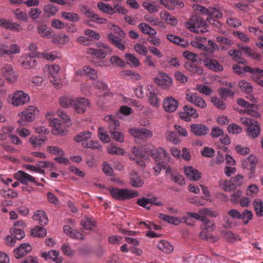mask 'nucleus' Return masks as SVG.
<instances>
[{
  "label": "nucleus",
  "mask_w": 263,
  "mask_h": 263,
  "mask_svg": "<svg viewBox=\"0 0 263 263\" xmlns=\"http://www.w3.org/2000/svg\"><path fill=\"white\" fill-rule=\"evenodd\" d=\"M253 218L252 212L248 210H245L242 213H240V219L242 220L244 224H247L249 221Z\"/></svg>",
  "instance_id": "57"
},
{
  "label": "nucleus",
  "mask_w": 263,
  "mask_h": 263,
  "mask_svg": "<svg viewBox=\"0 0 263 263\" xmlns=\"http://www.w3.org/2000/svg\"><path fill=\"white\" fill-rule=\"evenodd\" d=\"M35 57L29 56V55H23L20 58V61L21 65L26 69H34L37 64V62L33 59Z\"/></svg>",
  "instance_id": "22"
},
{
  "label": "nucleus",
  "mask_w": 263,
  "mask_h": 263,
  "mask_svg": "<svg viewBox=\"0 0 263 263\" xmlns=\"http://www.w3.org/2000/svg\"><path fill=\"white\" fill-rule=\"evenodd\" d=\"M147 89L149 91L148 100L151 104L154 106H158L160 104V100L158 98L157 94L154 91L152 85L147 86Z\"/></svg>",
  "instance_id": "33"
},
{
  "label": "nucleus",
  "mask_w": 263,
  "mask_h": 263,
  "mask_svg": "<svg viewBox=\"0 0 263 263\" xmlns=\"http://www.w3.org/2000/svg\"><path fill=\"white\" fill-rule=\"evenodd\" d=\"M160 17L164 20L167 24L172 26H175L177 24V20L174 16L171 15L167 11H161L160 13Z\"/></svg>",
  "instance_id": "35"
},
{
  "label": "nucleus",
  "mask_w": 263,
  "mask_h": 263,
  "mask_svg": "<svg viewBox=\"0 0 263 263\" xmlns=\"http://www.w3.org/2000/svg\"><path fill=\"white\" fill-rule=\"evenodd\" d=\"M185 99L192 104L201 108H205L207 106L205 101L195 93L189 92L186 93Z\"/></svg>",
  "instance_id": "19"
},
{
  "label": "nucleus",
  "mask_w": 263,
  "mask_h": 263,
  "mask_svg": "<svg viewBox=\"0 0 263 263\" xmlns=\"http://www.w3.org/2000/svg\"><path fill=\"white\" fill-rule=\"evenodd\" d=\"M44 11L47 16H50L55 14L58 11V8L52 4H48L44 6Z\"/></svg>",
  "instance_id": "55"
},
{
  "label": "nucleus",
  "mask_w": 263,
  "mask_h": 263,
  "mask_svg": "<svg viewBox=\"0 0 263 263\" xmlns=\"http://www.w3.org/2000/svg\"><path fill=\"white\" fill-rule=\"evenodd\" d=\"M129 133L136 139L141 140H146L151 138L153 135L152 131L143 127L130 128Z\"/></svg>",
  "instance_id": "10"
},
{
  "label": "nucleus",
  "mask_w": 263,
  "mask_h": 263,
  "mask_svg": "<svg viewBox=\"0 0 263 263\" xmlns=\"http://www.w3.org/2000/svg\"><path fill=\"white\" fill-rule=\"evenodd\" d=\"M203 64L205 67L215 71H220L223 70L222 66L215 60L206 58L203 61Z\"/></svg>",
  "instance_id": "28"
},
{
  "label": "nucleus",
  "mask_w": 263,
  "mask_h": 263,
  "mask_svg": "<svg viewBox=\"0 0 263 263\" xmlns=\"http://www.w3.org/2000/svg\"><path fill=\"white\" fill-rule=\"evenodd\" d=\"M1 73L10 84H14L17 80L18 74L10 64H6L3 66Z\"/></svg>",
  "instance_id": "8"
},
{
  "label": "nucleus",
  "mask_w": 263,
  "mask_h": 263,
  "mask_svg": "<svg viewBox=\"0 0 263 263\" xmlns=\"http://www.w3.org/2000/svg\"><path fill=\"white\" fill-rule=\"evenodd\" d=\"M158 248L165 253H170L173 251V247L170 242L165 240H161L158 244Z\"/></svg>",
  "instance_id": "39"
},
{
  "label": "nucleus",
  "mask_w": 263,
  "mask_h": 263,
  "mask_svg": "<svg viewBox=\"0 0 263 263\" xmlns=\"http://www.w3.org/2000/svg\"><path fill=\"white\" fill-rule=\"evenodd\" d=\"M50 113L46 115V117L49 120V124L52 127V132L54 135H62L65 131L64 126L61 123L59 119L53 118L51 119L49 117Z\"/></svg>",
  "instance_id": "16"
},
{
  "label": "nucleus",
  "mask_w": 263,
  "mask_h": 263,
  "mask_svg": "<svg viewBox=\"0 0 263 263\" xmlns=\"http://www.w3.org/2000/svg\"><path fill=\"white\" fill-rule=\"evenodd\" d=\"M30 97L24 91L18 90L15 91L11 99V103L14 106H19L29 102Z\"/></svg>",
  "instance_id": "12"
},
{
  "label": "nucleus",
  "mask_w": 263,
  "mask_h": 263,
  "mask_svg": "<svg viewBox=\"0 0 263 263\" xmlns=\"http://www.w3.org/2000/svg\"><path fill=\"white\" fill-rule=\"evenodd\" d=\"M10 232L11 235L17 240H21L25 236L24 232L20 228H12L11 229Z\"/></svg>",
  "instance_id": "58"
},
{
  "label": "nucleus",
  "mask_w": 263,
  "mask_h": 263,
  "mask_svg": "<svg viewBox=\"0 0 263 263\" xmlns=\"http://www.w3.org/2000/svg\"><path fill=\"white\" fill-rule=\"evenodd\" d=\"M91 133L89 131L82 132L74 137V140L80 142L91 138Z\"/></svg>",
  "instance_id": "54"
},
{
  "label": "nucleus",
  "mask_w": 263,
  "mask_h": 263,
  "mask_svg": "<svg viewBox=\"0 0 263 263\" xmlns=\"http://www.w3.org/2000/svg\"><path fill=\"white\" fill-rule=\"evenodd\" d=\"M37 111L36 107L33 106H29L28 108L18 114L20 119L17 120V123L20 125H26L27 122L33 121Z\"/></svg>",
  "instance_id": "7"
},
{
  "label": "nucleus",
  "mask_w": 263,
  "mask_h": 263,
  "mask_svg": "<svg viewBox=\"0 0 263 263\" xmlns=\"http://www.w3.org/2000/svg\"><path fill=\"white\" fill-rule=\"evenodd\" d=\"M240 121L244 125L248 126L247 132L249 137L255 138L259 135L260 128L257 122L246 117L241 118Z\"/></svg>",
  "instance_id": "6"
},
{
  "label": "nucleus",
  "mask_w": 263,
  "mask_h": 263,
  "mask_svg": "<svg viewBox=\"0 0 263 263\" xmlns=\"http://www.w3.org/2000/svg\"><path fill=\"white\" fill-rule=\"evenodd\" d=\"M125 58L127 61V63L131 66L137 67L140 65L139 60L133 54L126 53L125 55Z\"/></svg>",
  "instance_id": "51"
},
{
  "label": "nucleus",
  "mask_w": 263,
  "mask_h": 263,
  "mask_svg": "<svg viewBox=\"0 0 263 263\" xmlns=\"http://www.w3.org/2000/svg\"><path fill=\"white\" fill-rule=\"evenodd\" d=\"M47 151L53 155L63 156L65 154L64 152L60 147L55 146H49L47 147Z\"/></svg>",
  "instance_id": "61"
},
{
  "label": "nucleus",
  "mask_w": 263,
  "mask_h": 263,
  "mask_svg": "<svg viewBox=\"0 0 263 263\" xmlns=\"http://www.w3.org/2000/svg\"><path fill=\"white\" fill-rule=\"evenodd\" d=\"M253 205L257 215H263V202L260 200H255L254 202Z\"/></svg>",
  "instance_id": "64"
},
{
  "label": "nucleus",
  "mask_w": 263,
  "mask_h": 263,
  "mask_svg": "<svg viewBox=\"0 0 263 263\" xmlns=\"http://www.w3.org/2000/svg\"><path fill=\"white\" fill-rule=\"evenodd\" d=\"M51 41L54 44L64 45L69 41V38L65 34H61L53 36Z\"/></svg>",
  "instance_id": "42"
},
{
  "label": "nucleus",
  "mask_w": 263,
  "mask_h": 263,
  "mask_svg": "<svg viewBox=\"0 0 263 263\" xmlns=\"http://www.w3.org/2000/svg\"><path fill=\"white\" fill-rule=\"evenodd\" d=\"M111 64L115 66L124 67L125 65L124 61L116 55H113L110 58Z\"/></svg>",
  "instance_id": "62"
},
{
  "label": "nucleus",
  "mask_w": 263,
  "mask_h": 263,
  "mask_svg": "<svg viewBox=\"0 0 263 263\" xmlns=\"http://www.w3.org/2000/svg\"><path fill=\"white\" fill-rule=\"evenodd\" d=\"M240 213L237 210L231 209L228 212V215L224 217V227L231 228L236 226V222L233 219H240Z\"/></svg>",
  "instance_id": "11"
},
{
  "label": "nucleus",
  "mask_w": 263,
  "mask_h": 263,
  "mask_svg": "<svg viewBox=\"0 0 263 263\" xmlns=\"http://www.w3.org/2000/svg\"><path fill=\"white\" fill-rule=\"evenodd\" d=\"M185 26L190 31L196 33H203L208 31L205 21L199 15H193L185 23Z\"/></svg>",
  "instance_id": "2"
},
{
  "label": "nucleus",
  "mask_w": 263,
  "mask_h": 263,
  "mask_svg": "<svg viewBox=\"0 0 263 263\" xmlns=\"http://www.w3.org/2000/svg\"><path fill=\"white\" fill-rule=\"evenodd\" d=\"M39 34L44 38H49L51 35V30L45 25H40L37 27Z\"/></svg>",
  "instance_id": "38"
},
{
  "label": "nucleus",
  "mask_w": 263,
  "mask_h": 263,
  "mask_svg": "<svg viewBox=\"0 0 263 263\" xmlns=\"http://www.w3.org/2000/svg\"><path fill=\"white\" fill-rule=\"evenodd\" d=\"M89 104L90 102L86 98H75L72 107L77 113L83 114L86 111L87 108L89 106Z\"/></svg>",
  "instance_id": "15"
},
{
  "label": "nucleus",
  "mask_w": 263,
  "mask_h": 263,
  "mask_svg": "<svg viewBox=\"0 0 263 263\" xmlns=\"http://www.w3.org/2000/svg\"><path fill=\"white\" fill-rule=\"evenodd\" d=\"M237 103L239 105L245 107L243 110L244 113H247L254 117H257L258 115V112L254 110L255 105L254 104H250L242 99H238Z\"/></svg>",
  "instance_id": "23"
},
{
  "label": "nucleus",
  "mask_w": 263,
  "mask_h": 263,
  "mask_svg": "<svg viewBox=\"0 0 263 263\" xmlns=\"http://www.w3.org/2000/svg\"><path fill=\"white\" fill-rule=\"evenodd\" d=\"M148 155L152 156L155 160L157 165L154 167L156 172L159 173L161 168H165L166 164L169 162L170 158L168 153L162 148L154 147L146 151Z\"/></svg>",
  "instance_id": "1"
},
{
  "label": "nucleus",
  "mask_w": 263,
  "mask_h": 263,
  "mask_svg": "<svg viewBox=\"0 0 263 263\" xmlns=\"http://www.w3.org/2000/svg\"><path fill=\"white\" fill-rule=\"evenodd\" d=\"M257 159L254 155H250L247 159L243 160L242 163V166L244 168H248L253 173L256 165Z\"/></svg>",
  "instance_id": "30"
},
{
  "label": "nucleus",
  "mask_w": 263,
  "mask_h": 263,
  "mask_svg": "<svg viewBox=\"0 0 263 263\" xmlns=\"http://www.w3.org/2000/svg\"><path fill=\"white\" fill-rule=\"evenodd\" d=\"M138 27L143 33L148 34L149 36L155 35L157 34V31L145 23L140 24Z\"/></svg>",
  "instance_id": "40"
},
{
  "label": "nucleus",
  "mask_w": 263,
  "mask_h": 263,
  "mask_svg": "<svg viewBox=\"0 0 263 263\" xmlns=\"http://www.w3.org/2000/svg\"><path fill=\"white\" fill-rule=\"evenodd\" d=\"M42 257L45 260H52L56 263H60L62 261V257L59 256V253L55 250H51L48 252H43Z\"/></svg>",
  "instance_id": "29"
},
{
  "label": "nucleus",
  "mask_w": 263,
  "mask_h": 263,
  "mask_svg": "<svg viewBox=\"0 0 263 263\" xmlns=\"http://www.w3.org/2000/svg\"><path fill=\"white\" fill-rule=\"evenodd\" d=\"M84 74L90 77V79L96 80L98 78L97 71L89 66H85L83 67Z\"/></svg>",
  "instance_id": "47"
},
{
  "label": "nucleus",
  "mask_w": 263,
  "mask_h": 263,
  "mask_svg": "<svg viewBox=\"0 0 263 263\" xmlns=\"http://www.w3.org/2000/svg\"><path fill=\"white\" fill-rule=\"evenodd\" d=\"M46 230L43 228L36 227L32 230L31 235L34 237H43L46 235Z\"/></svg>",
  "instance_id": "52"
},
{
  "label": "nucleus",
  "mask_w": 263,
  "mask_h": 263,
  "mask_svg": "<svg viewBox=\"0 0 263 263\" xmlns=\"http://www.w3.org/2000/svg\"><path fill=\"white\" fill-rule=\"evenodd\" d=\"M60 67L58 65L54 64L49 65L47 67L48 77L50 81L54 84H58L60 82L59 72Z\"/></svg>",
  "instance_id": "18"
},
{
  "label": "nucleus",
  "mask_w": 263,
  "mask_h": 263,
  "mask_svg": "<svg viewBox=\"0 0 263 263\" xmlns=\"http://www.w3.org/2000/svg\"><path fill=\"white\" fill-rule=\"evenodd\" d=\"M233 67L234 72L238 74L242 73L243 72L252 73L253 80L263 87V80H261V77H263V70L258 68H251L249 66H246L242 68L238 65H234Z\"/></svg>",
  "instance_id": "4"
},
{
  "label": "nucleus",
  "mask_w": 263,
  "mask_h": 263,
  "mask_svg": "<svg viewBox=\"0 0 263 263\" xmlns=\"http://www.w3.org/2000/svg\"><path fill=\"white\" fill-rule=\"evenodd\" d=\"M15 177L21 183L24 184H27L29 182H35V178L22 171H19L16 173Z\"/></svg>",
  "instance_id": "26"
},
{
  "label": "nucleus",
  "mask_w": 263,
  "mask_h": 263,
  "mask_svg": "<svg viewBox=\"0 0 263 263\" xmlns=\"http://www.w3.org/2000/svg\"><path fill=\"white\" fill-rule=\"evenodd\" d=\"M107 152L111 154L116 155H124L125 151L123 148L117 147L114 144L110 145L107 147Z\"/></svg>",
  "instance_id": "50"
},
{
  "label": "nucleus",
  "mask_w": 263,
  "mask_h": 263,
  "mask_svg": "<svg viewBox=\"0 0 263 263\" xmlns=\"http://www.w3.org/2000/svg\"><path fill=\"white\" fill-rule=\"evenodd\" d=\"M74 100L75 98L64 96L61 98L60 100V104L61 106L65 108H68L70 106L72 107L73 103L74 102Z\"/></svg>",
  "instance_id": "48"
},
{
  "label": "nucleus",
  "mask_w": 263,
  "mask_h": 263,
  "mask_svg": "<svg viewBox=\"0 0 263 263\" xmlns=\"http://www.w3.org/2000/svg\"><path fill=\"white\" fill-rule=\"evenodd\" d=\"M198 116L197 111L193 107L185 105L183 107V111L180 113L181 119L186 121H190L191 117L196 118Z\"/></svg>",
  "instance_id": "20"
},
{
  "label": "nucleus",
  "mask_w": 263,
  "mask_h": 263,
  "mask_svg": "<svg viewBox=\"0 0 263 263\" xmlns=\"http://www.w3.org/2000/svg\"><path fill=\"white\" fill-rule=\"evenodd\" d=\"M40 55H40V58L45 59L48 61H51L54 60L56 58L59 57L58 53L57 52H42V53Z\"/></svg>",
  "instance_id": "60"
},
{
  "label": "nucleus",
  "mask_w": 263,
  "mask_h": 263,
  "mask_svg": "<svg viewBox=\"0 0 263 263\" xmlns=\"http://www.w3.org/2000/svg\"><path fill=\"white\" fill-rule=\"evenodd\" d=\"M238 86L242 91L247 93L250 94L252 92L253 88L251 84L246 81H240Z\"/></svg>",
  "instance_id": "49"
},
{
  "label": "nucleus",
  "mask_w": 263,
  "mask_h": 263,
  "mask_svg": "<svg viewBox=\"0 0 263 263\" xmlns=\"http://www.w3.org/2000/svg\"><path fill=\"white\" fill-rule=\"evenodd\" d=\"M33 219L37 221L41 225H46L48 222L46 213L42 210L37 211L33 216Z\"/></svg>",
  "instance_id": "34"
},
{
  "label": "nucleus",
  "mask_w": 263,
  "mask_h": 263,
  "mask_svg": "<svg viewBox=\"0 0 263 263\" xmlns=\"http://www.w3.org/2000/svg\"><path fill=\"white\" fill-rule=\"evenodd\" d=\"M81 10L86 17L91 18L93 22L99 24H105L107 21L106 18L101 17L98 14L95 13L91 9L87 6H82Z\"/></svg>",
  "instance_id": "17"
},
{
  "label": "nucleus",
  "mask_w": 263,
  "mask_h": 263,
  "mask_svg": "<svg viewBox=\"0 0 263 263\" xmlns=\"http://www.w3.org/2000/svg\"><path fill=\"white\" fill-rule=\"evenodd\" d=\"M185 67L186 69L193 74H201L203 72V70L200 67L197 66L193 62H187L185 63Z\"/></svg>",
  "instance_id": "37"
},
{
  "label": "nucleus",
  "mask_w": 263,
  "mask_h": 263,
  "mask_svg": "<svg viewBox=\"0 0 263 263\" xmlns=\"http://www.w3.org/2000/svg\"><path fill=\"white\" fill-rule=\"evenodd\" d=\"M196 10L199 11L201 14L207 15L206 20L212 23V21H215L213 20V17L220 18L222 16V14L214 8H206L203 6L197 5Z\"/></svg>",
  "instance_id": "9"
},
{
  "label": "nucleus",
  "mask_w": 263,
  "mask_h": 263,
  "mask_svg": "<svg viewBox=\"0 0 263 263\" xmlns=\"http://www.w3.org/2000/svg\"><path fill=\"white\" fill-rule=\"evenodd\" d=\"M156 84L160 86L163 89L169 88L172 85L173 81L172 78L164 72H159L157 77L154 78Z\"/></svg>",
  "instance_id": "13"
},
{
  "label": "nucleus",
  "mask_w": 263,
  "mask_h": 263,
  "mask_svg": "<svg viewBox=\"0 0 263 263\" xmlns=\"http://www.w3.org/2000/svg\"><path fill=\"white\" fill-rule=\"evenodd\" d=\"M0 26L5 28L6 29L16 32H20L23 30L20 24L16 23H12L4 18H0Z\"/></svg>",
  "instance_id": "25"
},
{
  "label": "nucleus",
  "mask_w": 263,
  "mask_h": 263,
  "mask_svg": "<svg viewBox=\"0 0 263 263\" xmlns=\"http://www.w3.org/2000/svg\"><path fill=\"white\" fill-rule=\"evenodd\" d=\"M164 110L167 112H173L175 111L178 106V102L172 97L164 99L163 103Z\"/></svg>",
  "instance_id": "21"
},
{
  "label": "nucleus",
  "mask_w": 263,
  "mask_h": 263,
  "mask_svg": "<svg viewBox=\"0 0 263 263\" xmlns=\"http://www.w3.org/2000/svg\"><path fill=\"white\" fill-rule=\"evenodd\" d=\"M104 119L105 121L108 122V128L110 133H111V130H116L117 127L120 125L119 121L112 115L106 116Z\"/></svg>",
  "instance_id": "36"
},
{
  "label": "nucleus",
  "mask_w": 263,
  "mask_h": 263,
  "mask_svg": "<svg viewBox=\"0 0 263 263\" xmlns=\"http://www.w3.org/2000/svg\"><path fill=\"white\" fill-rule=\"evenodd\" d=\"M191 132L196 136L206 135L209 129L208 127L202 124H193L190 126Z\"/></svg>",
  "instance_id": "24"
},
{
  "label": "nucleus",
  "mask_w": 263,
  "mask_h": 263,
  "mask_svg": "<svg viewBox=\"0 0 263 263\" xmlns=\"http://www.w3.org/2000/svg\"><path fill=\"white\" fill-rule=\"evenodd\" d=\"M36 166L41 168H48L49 171H53L56 170L54 164L50 161H38L36 162Z\"/></svg>",
  "instance_id": "56"
},
{
  "label": "nucleus",
  "mask_w": 263,
  "mask_h": 263,
  "mask_svg": "<svg viewBox=\"0 0 263 263\" xmlns=\"http://www.w3.org/2000/svg\"><path fill=\"white\" fill-rule=\"evenodd\" d=\"M159 217L168 223L174 225H178L181 222V220L179 218L172 217L164 214H160Z\"/></svg>",
  "instance_id": "41"
},
{
  "label": "nucleus",
  "mask_w": 263,
  "mask_h": 263,
  "mask_svg": "<svg viewBox=\"0 0 263 263\" xmlns=\"http://www.w3.org/2000/svg\"><path fill=\"white\" fill-rule=\"evenodd\" d=\"M61 15L64 19L70 22H77L80 20V17L77 13L63 12Z\"/></svg>",
  "instance_id": "45"
},
{
  "label": "nucleus",
  "mask_w": 263,
  "mask_h": 263,
  "mask_svg": "<svg viewBox=\"0 0 263 263\" xmlns=\"http://www.w3.org/2000/svg\"><path fill=\"white\" fill-rule=\"evenodd\" d=\"M81 226L83 229L86 231L91 230L95 226V222L90 218H85L81 222Z\"/></svg>",
  "instance_id": "44"
},
{
  "label": "nucleus",
  "mask_w": 263,
  "mask_h": 263,
  "mask_svg": "<svg viewBox=\"0 0 263 263\" xmlns=\"http://www.w3.org/2000/svg\"><path fill=\"white\" fill-rule=\"evenodd\" d=\"M115 28V31L119 30V35H116L111 33L107 34L108 41L120 50H124L125 49L126 41L124 40L125 37V33L119 28L115 25H112Z\"/></svg>",
  "instance_id": "5"
},
{
  "label": "nucleus",
  "mask_w": 263,
  "mask_h": 263,
  "mask_svg": "<svg viewBox=\"0 0 263 263\" xmlns=\"http://www.w3.org/2000/svg\"><path fill=\"white\" fill-rule=\"evenodd\" d=\"M143 183V180L136 173L132 174L130 178V184L132 186L135 187H141Z\"/></svg>",
  "instance_id": "43"
},
{
  "label": "nucleus",
  "mask_w": 263,
  "mask_h": 263,
  "mask_svg": "<svg viewBox=\"0 0 263 263\" xmlns=\"http://www.w3.org/2000/svg\"><path fill=\"white\" fill-rule=\"evenodd\" d=\"M98 7L100 10L108 13V14H113L115 13V11L111 6L102 2H100L98 3Z\"/></svg>",
  "instance_id": "46"
},
{
  "label": "nucleus",
  "mask_w": 263,
  "mask_h": 263,
  "mask_svg": "<svg viewBox=\"0 0 263 263\" xmlns=\"http://www.w3.org/2000/svg\"><path fill=\"white\" fill-rule=\"evenodd\" d=\"M167 140L171 142L173 144H177L180 142L179 138L177 134L172 131H167L165 134Z\"/></svg>",
  "instance_id": "59"
},
{
  "label": "nucleus",
  "mask_w": 263,
  "mask_h": 263,
  "mask_svg": "<svg viewBox=\"0 0 263 263\" xmlns=\"http://www.w3.org/2000/svg\"><path fill=\"white\" fill-rule=\"evenodd\" d=\"M0 194L5 198H15L17 196V193L12 189H2L0 190Z\"/></svg>",
  "instance_id": "53"
},
{
  "label": "nucleus",
  "mask_w": 263,
  "mask_h": 263,
  "mask_svg": "<svg viewBox=\"0 0 263 263\" xmlns=\"http://www.w3.org/2000/svg\"><path fill=\"white\" fill-rule=\"evenodd\" d=\"M185 174L190 180H198L201 177V174L197 170L191 166L184 167Z\"/></svg>",
  "instance_id": "31"
},
{
  "label": "nucleus",
  "mask_w": 263,
  "mask_h": 263,
  "mask_svg": "<svg viewBox=\"0 0 263 263\" xmlns=\"http://www.w3.org/2000/svg\"><path fill=\"white\" fill-rule=\"evenodd\" d=\"M32 248L28 243L21 244L14 251V256L17 258H20L26 255L30 252Z\"/></svg>",
  "instance_id": "27"
},
{
  "label": "nucleus",
  "mask_w": 263,
  "mask_h": 263,
  "mask_svg": "<svg viewBox=\"0 0 263 263\" xmlns=\"http://www.w3.org/2000/svg\"><path fill=\"white\" fill-rule=\"evenodd\" d=\"M109 194L111 197L117 200L126 201L137 197L138 192L127 189H119L117 187H109Z\"/></svg>",
  "instance_id": "3"
},
{
  "label": "nucleus",
  "mask_w": 263,
  "mask_h": 263,
  "mask_svg": "<svg viewBox=\"0 0 263 263\" xmlns=\"http://www.w3.org/2000/svg\"><path fill=\"white\" fill-rule=\"evenodd\" d=\"M98 135L100 139L105 143H108L110 141V137L107 134L105 129L103 127H100L98 129Z\"/></svg>",
  "instance_id": "63"
},
{
  "label": "nucleus",
  "mask_w": 263,
  "mask_h": 263,
  "mask_svg": "<svg viewBox=\"0 0 263 263\" xmlns=\"http://www.w3.org/2000/svg\"><path fill=\"white\" fill-rule=\"evenodd\" d=\"M158 1L160 4L171 10L174 9L175 6H178L179 7L184 6L181 0H158Z\"/></svg>",
  "instance_id": "32"
},
{
  "label": "nucleus",
  "mask_w": 263,
  "mask_h": 263,
  "mask_svg": "<svg viewBox=\"0 0 263 263\" xmlns=\"http://www.w3.org/2000/svg\"><path fill=\"white\" fill-rule=\"evenodd\" d=\"M98 47L99 49H95L93 48H89L87 49V53L89 54L93 55L98 59H103L106 55V52L104 50H109V47L104 44L101 43L97 44Z\"/></svg>",
  "instance_id": "14"
}]
</instances>
